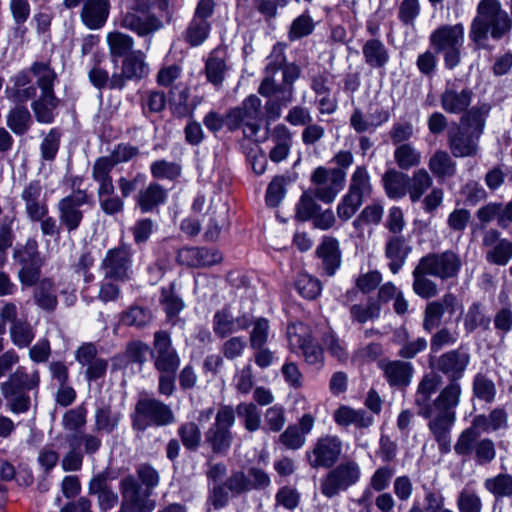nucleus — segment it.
Returning <instances> with one entry per match:
<instances>
[{"label": "nucleus", "instance_id": "5", "mask_svg": "<svg viewBox=\"0 0 512 512\" xmlns=\"http://www.w3.org/2000/svg\"><path fill=\"white\" fill-rule=\"evenodd\" d=\"M459 457L473 458L479 465L491 463L496 457V448L490 438H480L479 432L464 429L457 437L453 446Z\"/></svg>", "mask_w": 512, "mask_h": 512}, {"label": "nucleus", "instance_id": "4", "mask_svg": "<svg viewBox=\"0 0 512 512\" xmlns=\"http://www.w3.org/2000/svg\"><path fill=\"white\" fill-rule=\"evenodd\" d=\"M133 428L144 431L148 426H167L175 422V416L162 401L145 397L137 401L132 415Z\"/></svg>", "mask_w": 512, "mask_h": 512}, {"label": "nucleus", "instance_id": "26", "mask_svg": "<svg viewBox=\"0 0 512 512\" xmlns=\"http://www.w3.org/2000/svg\"><path fill=\"white\" fill-rule=\"evenodd\" d=\"M491 106L488 103H479L467 109L460 117L458 127L481 138L484 133L486 120L490 114Z\"/></svg>", "mask_w": 512, "mask_h": 512}, {"label": "nucleus", "instance_id": "16", "mask_svg": "<svg viewBox=\"0 0 512 512\" xmlns=\"http://www.w3.org/2000/svg\"><path fill=\"white\" fill-rule=\"evenodd\" d=\"M473 96L472 89L464 85L461 80H448L440 95V104L446 113L459 115L469 108Z\"/></svg>", "mask_w": 512, "mask_h": 512}, {"label": "nucleus", "instance_id": "57", "mask_svg": "<svg viewBox=\"0 0 512 512\" xmlns=\"http://www.w3.org/2000/svg\"><path fill=\"white\" fill-rule=\"evenodd\" d=\"M294 286L303 298L309 300L315 299L322 289L320 281L307 273L299 274L295 280Z\"/></svg>", "mask_w": 512, "mask_h": 512}, {"label": "nucleus", "instance_id": "32", "mask_svg": "<svg viewBox=\"0 0 512 512\" xmlns=\"http://www.w3.org/2000/svg\"><path fill=\"white\" fill-rule=\"evenodd\" d=\"M429 276V272L418 262L412 271V290L422 299L434 298L438 294V286Z\"/></svg>", "mask_w": 512, "mask_h": 512}, {"label": "nucleus", "instance_id": "11", "mask_svg": "<svg viewBox=\"0 0 512 512\" xmlns=\"http://www.w3.org/2000/svg\"><path fill=\"white\" fill-rule=\"evenodd\" d=\"M314 196L324 202L332 203L344 188L346 172L339 168L317 167L311 174Z\"/></svg>", "mask_w": 512, "mask_h": 512}, {"label": "nucleus", "instance_id": "44", "mask_svg": "<svg viewBox=\"0 0 512 512\" xmlns=\"http://www.w3.org/2000/svg\"><path fill=\"white\" fill-rule=\"evenodd\" d=\"M122 72L126 79H141L149 72V67L144 61L141 52H133L123 61Z\"/></svg>", "mask_w": 512, "mask_h": 512}, {"label": "nucleus", "instance_id": "56", "mask_svg": "<svg viewBox=\"0 0 512 512\" xmlns=\"http://www.w3.org/2000/svg\"><path fill=\"white\" fill-rule=\"evenodd\" d=\"M381 306L378 301L370 298L366 306L354 304L350 308V315L353 321L365 323L369 320L379 318Z\"/></svg>", "mask_w": 512, "mask_h": 512}, {"label": "nucleus", "instance_id": "62", "mask_svg": "<svg viewBox=\"0 0 512 512\" xmlns=\"http://www.w3.org/2000/svg\"><path fill=\"white\" fill-rule=\"evenodd\" d=\"M420 12L419 0H402L398 7V19L404 26L414 27Z\"/></svg>", "mask_w": 512, "mask_h": 512}, {"label": "nucleus", "instance_id": "13", "mask_svg": "<svg viewBox=\"0 0 512 512\" xmlns=\"http://www.w3.org/2000/svg\"><path fill=\"white\" fill-rule=\"evenodd\" d=\"M430 274V276L447 281L456 279L462 269V260L453 250L443 252H430L418 261Z\"/></svg>", "mask_w": 512, "mask_h": 512}, {"label": "nucleus", "instance_id": "63", "mask_svg": "<svg viewBox=\"0 0 512 512\" xmlns=\"http://www.w3.org/2000/svg\"><path fill=\"white\" fill-rule=\"evenodd\" d=\"M273 139L275 141V146L270 151V159L273 162H280L288 155V136L286 134L285 126L279 125L275 128Z\"/></svg>", "mask_w": 512, "mask_h": 512}, {"label": "nucleus", "instance_id": "23", "mask_svg": "<svg viewBox=\"0 0 512 512\" xmlns=\"http://www.w3.org/2000/svg\"><path fill=\"white\" fill-rule=\"evenodd\" d=\"M213 331L216 336L225 338L240 330L247 329L251 320L249 316L234 317L228 308L218 310L213 316Z\"/></svg>", "mask_w": 512, "mask_h": 512}, {"label": "nucleus", "instance_id": "35", "mask_svg": "<svg viewBox=\"0 0 512 512\" xmlns=\"http://www.w3.org/2000/svg\"><path fill=\"white\" fill-rule=\"evenodd\" d=\"M382 182L387 196L391 199H401L407 194L408 175L388 169L382 176Z\"/></svg>", "mask_w": 512, "mask_h": 512}, {"label": "nucleus", "instance_id": "49", "mask_svg": "<svg viewBox=\"0 0 512 512\" xmlns=\"http://www.w3.org/2000/svg\"><path fill=\"white\" fill-rule=\"evenodd\" d=\"M228 225V208L225 204H221L216 210L212 211L209 224L205 231V237L210 241L218 239L221 231Z\"/></svg>", "mask_w": 512, "mask_h": 512}, {"label": "nucleus", "instance_id": "31", "mask_svg": "<svg viewBox=\"0 0 512 512\" xmlns=\"http://www.w3.org/2000/svg\"><path fill=\"white\" fill-rule=\"evenodd\" d=\"M428 168L439 180L451 178L456 174L457 164L445 150H436L428 161Z\"/></svg>", "mask_w": 512, "mask_h": 512}, {"label": "nucleus", "instance_id": "9", "mask_svg": "<svg viewBox=\"0 0 512 512\" xmlns=\"http://www.w3.org/2000/svg\"><path fill=\"white\" fill-rule=\"evenodd\" d=\"M150 5L147 7H127L121 11L120 26L130 30L139 37L147 38L151 42L152 36L163 28L161 19L149 11ZM149 48V46H147Z\"/></svg>", "mask_w": 512, "mask_h": 512}, {"label": "nucleus", "instance_id": "47", "mask_svg": "<svg viewBox=\"0 0 512 512\" xmlns=\"http://www.w3.org/2000/svg\"><path fill=\"white\" fill-rule=\"evenodd\" d=\"M484 487L495 498H505L512 496V475L500 473L494 477L487 478Z\"/></svg>", "mask_w": 512, "mask_h": 512}, {"label": "nucleus", "instance_id": "15", "mask_svg": "<svg viewBox=\"0 0 512 512\" xmlns=\"http://www.w3.org/2000/svg\"><path fill=\"white\" fill-rule=\"evenodd\" d=\"M150 354L154 368L158 373H176L180 367V355L166 331H157L154 334L153 349Z\"/></svg>", "mask_w": 512, "mask_h": 512}, {"label": "nucleus", "instance_id": "3", "mask_svg": "<svg viewBox=\"0 0 512 512\" xmlns=\"http://www.w3.org/2000/svg\"><path fill=\"white\" fill-rule=\"evenodd\" d=\"M429 40L436 53H443L447 69H454L460 64L461 49L464 44L462 23L440 26L431 33Z\"/></svg>", "mask_w": 512, "mask_h": 512}, {"label": "nucleus", "instance_id": "51", "mask_svg": "<svg viewBox=\"0 0 512 512\" xmlns=\"http://www.w3.org/2000/svg\"><path fill=\"white\" fill-rule=\"evenodd\" d=\"M211 25L207 20L193 18L187 29L184 38L191 46L201 45L209 36Z\"/></svg>", "mask_w": 512, "mask_h": 512}, {"label": "nucleus", "instance_id": "18", "mask_svg": "<svg viewBox=\"0 0 512 512\" xmlns=\"http://www.w3.org/2000/svg\"><path fill=\"white\" fill-rule=\"evenodd\" d=\"M24 203L25 213L29 220L39 219L45 213H49L47 194L40 180H32L27 183L20 194Z\"/></svg>", "mask_w": 512, "mask_h": 512}, {"label": "nucleus", "instance_id": "34", "mask_svg": "<svg viewBox=\"0 0 512 512\" xmlns=\"http://www.w3.org/2000/svg\"><path fill=\"white\" fill-rule=\"evenodd\" d=\"M365 63L372 68H383L389 61V53L384 43L376 38L369 39L362 48Z\"/></svg>", "mask_w": 512, "mask_h": 512}, {"label": "nucleus", "instance_id": "20", "mask_svg": "<svg viewBox=\"0 0 512 512\" xmlns=\"http://www.w3.org/2000/svg\"><path fill=\"white\" fill-rule=\"evenodd\" d=\"M293 334L290 332V345L297 346L310 365H320L323 361L321 347L314 343L310 329L302 323L293 326Z\"/></svg>", "mask_w": 512, "mask_h": 512}, {"label": "nucleus", "instance_id": "58", "mask_svg": "<svg viewBox=\"0 0 512 512\" xmlns=\"http://www.w3.org/2000/svg\"><path fill=\"white\" fill-rule=\"evenodd\" d=\"M178 436L184 447L191 451H196L201 443V431L194 422H185L178 428Z\"/></svg>", "mask_w": 512, "mask_h": 512}, {"label": "nucleus", "instance_id": "55", "mask_svg": "<svg viewBox=\"0 0 512 512\" xmlns=\"http://www.w3.org/2000/svg\"><path fill=\"white\" fill-rule=\"evenodd\" d=\"M287 184L288 182L284 175H277L271 180L265 194L267 206L277 207L284 200Z\"/></svg>", "mask_w": 512, "mask_h": 512}, {"label": "nucleus", "instance_id": "28", "mask_svg": "<svg viewBox=\"0 0 512 512\" xmlns=\"http://www.w3.org/2000/svg\"><path fill=\"white\" fill-rule=\"evenodd\" d=\"M228 53L223 47H217L212 50L205 62V73L207 80L216 88L222 86L225 74L229 70L227 63Z\"/></svg>", "mask_w": 512, "mask_h": 512}, {"label": "nucleus", "instance_id": "54", "mask_svg": "<svg viewBox=\"0 0 512 512\" xmlns=\"http://www.w3.org/2000/svg\"><path fill=\"white\" fill-rule=\"evenodd\" d=\"M115 188L106 191H97L99 206L102 212L108 216H114L124 211L123 198L114 194Z\"/></svg>", "mask_w": 512, "mask_h": 512}, {"label": "nucleus", "instance_id": "17", "mask_svg": "<svg viewBox=\"0 0 512 512\" xmlns=\"http://www.w3.org/2000/svg\"><path fill=\"white\" fill-rule=\"evenodd\" d=\"M482 244L487 249L485 258L488 263L505 266L512 259V241L501 238L497 229L487 230L483 235Z\"/></svg>", "mask_w": 512, "mask_h": 512}, {"label": "nucleus", "instance_id": "24", "mask_svg": "<svg viewBox=\"0 0 512 512\" xmlns=\"http://www.w3.org/2000/svg\"><path fill=\"white\" fill-rule=\"evenodd\" d=\"M412 247L404 235H392L385 244V257L388 259V268L397 274L405 265Z\"/></svg>", "mask_w": 512, "mask_h": 512}, {"label": "nucleus", "instance_id": "1", "mask_svg": "<svg viewBox=\"0 0 512 512\" xmlns=\"http://www.w3.org/2000/svg\"><path fill=\"white\" fill-rule=\"evenodd\" d=\"M469 363L470 354L462 348L443 353L437 359L436 367L448 377L447 385L433 398L442 384V377L435 372H429L421 378L415 391L414 405L417 415L427 420V427L441 454H448L452 448L451 430L462 396L459 380Z\"/></svg>", "mask_w": 512, "mask_h": 512}, {"label": "nucleus", "instance_id": "37", "mask_svg": "<svg viewBox=\"0 0 512 512\" xmlns=\"http://www.w3.org/2000/svg\"><path fill=\"white\" fill-rule=\"evenodd\" d=\"M463 323L467 333H472L478 328L487 331L490 329L491 319L486 315L483 305L480 302H474L468 307Z\"/></svg>", "mask_w": 512, "mask_h": 512}, {"label": "nucleus", "instance_id": "6", "mask_svg": "<svg viewBox=\"0 0 512 512\" xmlns=\"http://www.w3.org/2000/svg\"><path fill=\"white\" fill-rule=\"evenodd\" d=\"M361 478V468L357 461L346 459L340 462L320 480V491L327 497L332 498L356 485Z\"/></svg>", "mask_w": 512, "mask_h": 512}, {"label": "nucleus", "instance_id": "2", "mask_svg": "<svg viewBox=\"0 0 512 512\" xmlns=\"http://www.w3.org/2000/svg\"><path fill=\"white\" fill-rule=\"evenodd\" d=\"M512 32V18L500 0H480L469 25V39L478 48H485L489 39L499 41Z\"/></svg>", "mask_w": 512, "mask_h": 512}, {"label": "nucleus", "instance_id": "25", "mask_svg": "<svg viewBox=\"0 0 512 512\" xmlns=\"http://www.w3.org/2000/svg\"><path fill=\"white\" fill-rule=\"evenodd\" d=\"M109 12V0H85L80 17L87 28L98 30L105 25Z\"/></svg>", "mask_w": 512, "mask_h": 512}, {"label": "nucleus", "instance_id": "29", "mask_svg": "<svg viewBox=\"0 0 512 512\" xmlns=\"http://www.w3.org/2000/svg\"><path fill=\"white\" fill-rule=\"evenodd\" d=\"M317 256L321 259L322 269L328 276H333L341 266V251L336 238L325 236L316 249Z\"/></svg>", "mask_w": 512, "mask_h": 512}, {"label": "nucleus", "instance_id": "43", "mask_svg": "<svg viewBox=\"0 0 512 512\" xmlns=\"http://www.w3.org/2000/svg\"><path fill=\"white\" fill-rule=\"evenodd\" d=\"M13 96L18 102H26L36 96V87L32 85L30 72L22 70L11 78Z\"/></svg>", "mask_w": 512, "mask_h": 512}, {"label": "nucleus", "instance_id": "48", "mask_svg": "<svg viewBox=\"0 0 512 512\" xmlns=\"http://www.w3.org/2000/svg\"><path fill=\"white\" fill-rule=\"evenodd\" d=\"M31 72L37 78V85L41 89V94H54L53 86L56 73L48 64L35 62L31 66Z\"/></svg>", "mask_w": 512, "mask_h": 512}, {"label": "nucleus", "instance_id": "8", "mask_svg": "<svg viewBox=\"0 0 512 512\" xmlns=\"http://www.w3.org/2000/svg\"><path fill=\"white\" fill-rule=\"evenodd\" d=\"M226 125L230 130L243 129L247 138H254L261 126V100L248 96L240 107L230 110L226 116Z\"/></svg>", "mask_w": 512, "mask_h": 512}, {"label": "nucleus", "instance_id": "52", "mask_svg": "<svg viewBox=\"0 0 512 512\" xmlns=\"http://www.w3.org/2000/svg\"><path fill=\"white\" fill-rule=\"evenodd\" d=\"M314 418L310 414H304L297 425L290 426V449H298L304 445L306 435L314 426Z\"/></svg>", "mask_w": 512, "mask_h": 512}, {"label": "nucleus", "instance_id": "46", "mask_svg": "<svg viewBox=\"0 0 512 512\" xmlns=\"http://www.w3.org/2000/svg\"><path fill=\"white\" fill-rule=\"evenodd\" d=\"M473 395L486 403H492L496 398V386L492 379L485 374L477 373L472 383Z\"/></svg>", "mask_w": 512, "mask_h": 512}, {"label": "nucleus", "instance_id": "45", "mask_svg": "<svg viewBox=\"0 0 512 512\" xmlns=\"http://www.w3.org/2000/svg\"><path fill=\"white\" fill-rule=\"evenodd\" d=\"M12 343L19 349L30 346L35 338V331L30 323L25 320L14 322L9 329Z\"/></svg>", "mask_w": 512, "mask_h": 512}, {"label": "nucleus", "instance_id": "33", "mask_svg": "<svg viewBox=\"0 0 512 512\" xmlns=\"http://www.w3.org/2000/svg\"><path fill=\"white\" fill-rule=\"evenodd\" d=\"M433 186V178L429 172L420 168L408 176L407 194L412 203L420 201L424 194Z\"/></svg>", "mask_w": 512, "mask_h": 512}, {"label": "nucleus", "instance_id": "19", "mask_svg": "<svg viewBox=\"0 0 512 512\" xmlns=\"http://www.w3.org/2000/svg\"><path fill=\"white\" fill-rule=\"evenodd\" d=\"M480 138L455 125L447 133V145L455 158L476 157Z\"/></svg>", "mask_w": 512, "mask_h": 512}, {"label": "nucleus", "instance_id": "38", "mask_svg": "<svg viewBox=\"0 0 512 512\" xmlns=\"http://www.w3.org/2000/svg\"><path fill=\"white\" fill-rule=\"evenodd\" d=\"M394 160L401 170H410L421 163V152L411 143L398 145L394 150Z\"/></svg>", "mask_w": 512, "mask_h": 512}, {"label": "nucleus", "instance_id": "10", "mask_svg": "<svg viewBox=\"0 0 512 512\" xmlns=\"http://www.w3.org/2000/svg\"><path fill=\"white\" fill-rule=\"evenodd\" d=\"M100 269L104 280L124 282L133 274V252L129 245L109 249L102 259Z\"/></svg>", "mask_w": 512, "mask_h": 512}, {"label": "nucleus", "instance_id": "41", "mask_svg": "<svg viewBox=\"0 0 512 512\" xmlns=\"http://www.w3.org/2000/svg\"><path fill=\"white\" fill-rule=\"evenodd\" d=\"M58 102L54 94H41L32 103V109L37 121L45 124L52 123L55 117L54 110L57 108Z\"/></svg>", "mask_w": 512, "mask_h": 512}, {"label": "nucleus", "instance_id": "50", "mask_svg": "<svg viewBox=\"0 0 512 512\" xmlns=\"http://www.w3.org/2000/svg\"><path fill=\"white\" fill-rule=\"evenodd\" d=\"M107 43L112 57H123L130 52L134 46V40L131 36L113 31L107 34Z\"/></svg>", "mask_w": 512, "mask_h": 512}, {"label": "nucleus", "instance_id": "64", "mask_svg": "<svg viewBox=\"0 0 512 512\" xmlns=\"http://www.w3.org/2000/svg\"><path fill=\"white\" fill-rule=\"evenodd\" d=\"M152 320V314L149 310L140 307L133 306L126 312H124L122 316V322L125 325L136 326L138 328L145 327Z\"/></svg>", "mask_w": 512, "mask_h": 512}, {"label": "nucleus", "instance_id": "42", "mask_svg": "<svg viewBox=\"0 0 512 512\" xmlns=\"http://www.w3.org/2000/svg\"><path fill=\"white\" fill-rule=\"evenodd\" d=\"M35 303L46 311H53L57 306V295L50 279H42L34 290Z\"/></svg>", "mask_w": 512, "mask_h": 512}, {"label": "nucleus", "instance_id": "27", "mask_svg": "<svg viewBox=\"0 0 512 512\" xmlns=\"http://www.w3.org/2000/svg\"><path fill=\"white\" fill-rule=\"evenodd\" d=\"M40 376L37 369L27 372L24 367H18L8 379L1 383L0 389L3 396L11 395L12 389L18 391L37 389Z\"/></svg>", "mask_w": 512, "mask_h": 512}, {"label": "nucleus", "instance_id": "53", "mask_svg": "<svg viewBox=\"0 0 512 512\" xmlns=\"http://www.w3.org/2000/svg\"><path fill=\"white\" fill-rule=\"evenodd\" d=\"M121 413L108 406L100 407L95 412V429L111 433L119 424Z\"/></svg>", "mask_w": 512, "mask_h": 512}, {"label": "nucleus", "instance_id": "61", "mask_svg": "<svg viewBox=\"0 0 512 512\" xmlns=\"http://www.w3.org/2000/svg\"><path fill=\"white\" fill-rule=\"evenodd\" d=\"M151 174L157 179L175 180L181 175L182 168L176 162L157 160L150 166Z\"/></svg>", "mask_w": 512, "mask_h": 512}, {"label": "nucleus", "instance_id": "36", "mask_svg": "<svg viewBox=\"0 0 512 512\" xmlns=\"http://www.w3.org/2000/svg\"><path fill=\"white\" fill-rule=\"evenodd\" d=\"M371 193L372 184L367 168L365 166H357L351 175L346 194L363 201L364 197L370 196Z\"/></svg>", "mask_w": 512, "mask_h": 512}, {"label": "nucleus", "instance_id": "59", "mask_svg": "<svg viewBox=\"0 0 512 512\" xmlns=\"http://www.w3.org/2000/svg\"><path fill=\"white\" fill-rule=\"evenodd\" d=\"M456 505L459 512H481L483 506L480 496L468 487L459 492Z\"/></svg>", "mask_w": 512, "mask_h": 512}, {"label": "nucleus", "instance_id": "14", "mask_svg": "<svg viewBox=\"0 0 512 512\" xmlns=\"http://www.w3.org/2000/svg\"><path fill=\"white\" fill-rule=\"evenodd\" d=\"M343 443L338 436L325 435L316 440L306 452V458L312 468H332L339 460Z\"/></svg>", "mask_w": 512, "mask_h": 512}, {"label": "nucleus", "instance_id": "21", "mask_svg": "<svg viewBox=\"0 0 512 512\" xmlns=\"http://www.w3.org/2000/svg\"><path fill=\"white\" fill-rule=\"evenodd\" d=\"M458 300L453 293H446L440 300L428 302L423 315V329L431 332L440 326L444 313L454 314Z\"/></svg>", "mask_w": 512, "mask_h": 512}, {"label": "nucleus", "instance_id": "12", "mask_svg": "<svg viewBox=\"0 0 512 512\" xmlns=\"http://www.w3.org/2000/svg\"><path fill=\"white\" fill-rule=\"evenodd\" d=\"M89 203V195L86 190L77 188L73 192L61 198L57 205L60 225L67 233L75 232L84 219L83 206Z\"/></svg>", "mask_w": 512, "mask_h": 512}, {"label": "nucleus", "instance_id": "40", "mask_svg": "<svg viewBox=\"0 0 512 512\" xmlns=\"http://www.w3.org/2000/svg\"><path fill=\"white\" fill-rule=\"evenodd\" d=\"M6 124L15 135H24L32 124L31 114L26 107L16 106L8 112Z\"/></svg>", "mask_w": 512, "mask_h": 512}, {"label": "nucleus", "instance_id": "39", "mask_svg": "<svg viewBox=\"0 0 512 512\" xmlns=\"http://www.w3.org/2000/svg\"><path fill=\"white\" fill-rule=\"evenodd\" d=\"M114 167L105 156L95 160L92 166V179L98 184L97 191L108 192L111 188H115L110 175Z\"/></svg>", "mask_w": 512, "mask_h": 512}, {"label": "nucleus", "instance_id": "7", "mask_svg": "<svg viewBox=\"0 0 512 512\" xmlns=\"http://www.w3.org/2000/svg\"><path fill=\"white\" fill-rule=\"evenodd\" d=\"M235 423L232 407L222 406L216 413L214 423L205 432V443L214 454L226 455L231 448L234 437L231 428Z\"/></svg>", "mask_w": 512, "mask_h": 512}, {"label": "nucleus", "instance_id": "22", "mask_svg": "<svg viewBox=\"0 0 512 512\" xmlns=\"http://www.w3.org/2000/svg\"><path fill=\"white\" fill-rule=\"evenodd\" d=\"M379 369L391 387H407L412 379L414 368L409 362L383 359L378 362Z\"/></svg>", "mask_w": 512, "mask_h": 512}, {"label": "nucleus", "instance_id": "60", "mask_svg": "<svg viewBox=\"0 0 512 512\" xmlns=\"http://www.w3.org/2000/svg\"><path fill=\"white\" fill-rule=\"evenodd\" d=\"M234 413L243 420L244 426L248 431H256L261 424L260 412L253 403H241L236 407Z\"/></svg>", "mask_w": 512, "mask_h": 512}, {"label": "nucleus", "instance_id": "30", "mask_svg": "<svg viewBox=\"0 0 512 512\" xmlns=\"http://www.w3.org/2000/svg\"><path fill=\"white\" fill-rule=\"evenodd\" d=\"M167 199L166 190L158 183L152 182L136 196V203L142 213L153 211L164 204Z\"/></svg>", "mask_w": 512, "mask_h": 512}]
</instances>
